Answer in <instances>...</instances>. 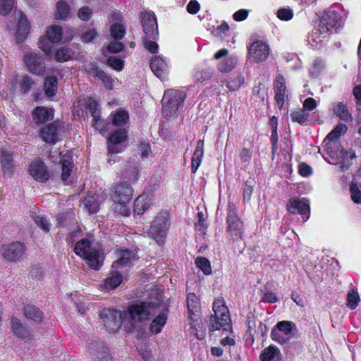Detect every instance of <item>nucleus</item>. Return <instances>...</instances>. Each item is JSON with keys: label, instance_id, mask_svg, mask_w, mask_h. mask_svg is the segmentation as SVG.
<instances>
[{"label": "nucleus", "instance_id": "obj_1", "mask_svg": "<svg viewBox=\"0 0 361 361\" xmlns=\"http://www.w3.org/2000/svg\"><path fill=\"white\" fill-rule=\"evenodd\" d=\"M153 303L149 302H140L130 305L126 311H124V320L128 322L130 326L128 331H134L140 326V324L150 319Z\"/></svg>", "mask_w": 361, "mask_h": 361}, {"label": "nucleus", "instance_id": "obj_2", "mask_svg": "<svg viewBox=\"0 0 361 361\" xmlns=\"http://www.w3.org/2000/svg\"><path fill=\"white\" fill-rule=\"evenodd\" d=\"M74 252L85 259L92 269L98 270L103 264V252L99 249L93 247L92 241L88 238H82L77 242Z\"/></svg>", "mask_w": 361, "mask_h": 361}, {"label": "nucleus", "instance_id": "obj_3", "mask_svg": "<svg viewBox=\"0 0 361 361\" xmlns=\"http://www.w3.org/2000/svg\"><path fill=\"white\" fill-rule=\"evenodd\" d=\"M214 315L210 317L209 329L210 331H215L222 329L224 331H228L231 329V319L229 311L225 305L224 300L218 298L213 302Z\"/></svg>", "mask_w": 361, "mask_h": 361}, {"label": "nucleus", "instance_id": "obj_4", "mask_svg": "<svg viewBox=\"0 0 361 361\" xmlns=\"http://www.w3.org/2000/svg\"><path fill=\"white\" fill-rule=\"evenodd\" d=\"M169 226V214L166 211L161 212L152 221L148 230V236L161 245L164 243Z\"/></svg>", "mask_w": 361, "mask_h": 361}, {"label": "nucleus", "instance_id": "obj_5", "mask_svg": "<svg viewBox=\"0 0 361 361\" xmlns=\"http://www.w3.org/2000/svg\"><path fill=\"white\" fill-rule=\"evenodd\" d=\"M185 99V94L177 90H167L162 98V113L164 117L175 116Z\"/></svg>", "mask_w": 361, "mask_h": 361}, {"label": "nucleus", "instance_id": "obj_6", "mask_svg": "<svg viewBox=\"0 0 361 361\" xmlns=\"http://www.w3.org/2000/svg\"><path fill=\"white\" fill-rule=\"evenodd\" d=\"M317 17V37L323 39L328 38L332 29L339 26L341 23L338 13L331 10L324 11Z\"/></svg>", "mask_w": 361, "mask_h": 361}, {"label": "nucleus", "instance_id": "obj_7", "mask_svg": "<svg viewBox=\"0 0 361 361\" xmlns=\"http://www.w3.org/2000/svg\"><path fill=\"white\" fill-rule=\"evenodd\" d=\"M104 325L110 333L117 331L124 320V312L114 309H104L100 313Z\"/></svg>", "mask_w": 361, "mask_h": 361}, {"label": "nucleus", "instance_id": "obj_8", "mask_svg": "<svg viewBox=\"0 0 361 361\" xmlns=\"http://www.w3.org/2000/svg\"><path fill=\"white\" fill-rule=\"evenodd\" d=\"M63 128V123L60 121L43 125L39 130V137L46 143L55 145L60 138V132Z\"/></svg>", "mask_w": 361, "mask_h": 361}, {"label": "nucleus", "instance_id": "obj_9", "mask_svg": "<svg viewBox=\"0 0 361 361\" xmlns=\"http://www.w3.org/2000/svg\"><path fill=\"white\" fill-rule=\"evenodd\" d=\"M128 131L126 129L115 130L108 138L109 153L112 154L121 152L126 147L125 142L127 139Z\"/></svg>", "mask_w": 361, "mask_h": 361}, {"label": "nucleus", "instance_id": "obj_10", "mask_svg": "<svg viewBox=\"0 0 361 361\" xmlns=\"http://www.w3.org/2000/svg\"><path fill=\"white\" fill-rule=\"evenodd\" d=\"M295 324L290 321H281L277 323L271 330V338L280 343H286L289 339V336L292 334Z\"/></svg>", "mask_w": 361, "mask_h": 361}, {"label": "nucleus", "instance_id": "obj_11", "mask_svg": "<svg viewBox=\"0 0 361 361\" xmlns=\"http://www.w3.org/2000/svg\"><path fill=\"white\" fill-rule=\"evenodd\" d=\"M23 61L30 73L41 75L45 72V62L44 58L35 52H29L23 56Z\"/></svg>", "mask_w": 361, "mask_h": 361}, {"label": "nucleus", "instance_id": "obj_12", "mask_svg": "<svg viewBox=\"0 0 361 361\" xmlns=\"http://www.w3.org/2000/svg\"><path fill=\"white\" fill-rule=\"evenodd\" d=\"M288 211L291 214H299L302 221L305 222L310 216V202L305 198L290 199L286 204Z\"/></svg>", "mask_w": 361, "mask_h": 361}, {"label": "nucleus", "instance_id": "obj_13", "mask_svg": "<svg viewBox=\"0 0 361 361\" xmlns=\"http://www.w3.org/2000/svg\"><path fill=\"white\" fill-rule=\"evenodd\" d=\"M141 23L145 34L144 37H147L153 39L158 38V25L157 18L153 13H142Z\"/></svg>", "mask_w": 361, "mask_h": 361}, {"label": "nucleus", "instance_id": "obj_14", "mask_svg": "<svg viewBox=\"0 0 361 361\" xmlns=\"http://www.w3.org/2000/svg\"><path fill=\"white\" fill-rule=\"evenodd\" d=\"M228 233L233 241L241 240L243 234V224L235 212H229L227 216Z\"/></svg>", "mask_w": 361, "mask_h": 361}, {"label": "nucleus", "instance_id": "obj_15", "mask_svg": "<svg viewBox=\"0 0 361 361\" xmlns=\"http://www.w3.org/2000/svg\"><path fill=\"white\" fill-rule=\"evenodd\" d=\"M25 251V245L20 242H13L2 246L1 252L4 258L8 261L17 262Z\"/></svg>", "mask_w": 361, "mask_h": 361}, {"label": "nucleus", "instance_id": "obj_16", "mask_svg": "<svg viewBox=\"0 0 361 361\" xmlns=\"http://www.w3.org/2000/svg\"><path fill=\"white\" fill-rule=\"evenodd\" d=\"M248 54L256 62L265 61L270 54L268 44L262 40H256L250 46Z\"/></svg>", "mask_w": 361, "mask_h": 361}, {"label": "nucleus", "instance_id": "obj_17", "mask_svg": "<svg viewBox=\"0 0 361 361\" xmlns=\"http://www.w3.org/2000/svg\"><path fill=\"white\" fill-rule=\"evenodd\" d=\"M133 190L130 183L123 181L117 183L114 188V201L129 202L133 197Z\"/></svg>", "mask_w": 361, "mask_h": 361}, {"label": "nucleus", "instance_id": "obj_18", "mask_svg": "<svg viewBox=\"0 0 361 361\" xmlns=\"http://www.w3.org/2000/svg\"><path fill=\"white\" fill-rule=\"evenodd\" d=\"M30 175L37 181L46 183L49 178V173L45 164L41 160H35L29 166Z\"/></svg>", "mask_w": 361, "mask_h": 361}, {"label": "nucleus", "instance_id": "obj_19", "mask_svg": "<svg viewBox=\"0 0 361 361\" xmlns=\"http://www.w3.org/2000/svg\"><path fill=\"white\" fill-rule=\"evenodd\" d=\"M275 99L279 109H282L285 102L286 85L285 79L281 74H278L274 82Z\"/></svg>", "mask_w": 361, "mask_h": 361}, {"label": "nucleus", "instance_id": "obj_20", "mask_svg": "<svg viewBox=\"0 0 361 361\" xmlns=\"http://www.w3.org/2000/svg\"><path fill=\"white\" fill-rule=\"evenodd\" d=\"M137 259L136 253L133 251L128 249L120 250L118 252V259L113 263L112 267L115 269L126 267Z\"/></svg>", "mask_w": 361, "mask_h": 361}, {"label": "nucleus", "instance_id": "obj_21", "mask_svg": "<svg viewBox=\"0 0 361 361\" xmlns=\"http://www.w3.org/2000/svg\"><path fill=\"white\" fill-rule=\"evenodd\" d=\"M32 118L35 124H44L54 118V110L44 106H37L32 112Z\"/></svg>", "mask_w": 361, "mask_h": 361}, {"label": "nucleus", "instance_id": "obj_22", "mask_svg": "<svg viewBox=\"0 0 361 361\" xmlns=\"http://www.w3.org/2000/svg\"><path fill=\"white\" fill-rule=\"evenodd\" d=\"M150 68L154 74L161 80H164L168 74V68L164 60L160 56L154 57L150 63Z\"/></svg>", "mask_w": 361, "mask_h": 361}, {"label": "nucleus", "instance_id": "obj_23", "mask_svg": "<svg viewBox=\"0 0 361 361\" xmlns=\"http://www.w3.org/2000/svg\"><path fill=\"white\" fill-rule=\"evenodd\" d=\"M60 162L61 165V178L63 181H67L73 169L72 156L68 154L60 152Z\"/></svg>", "mask_w": 361, "mask_h": 361}, {"label": "nucleus", "instance_id": "obj_24", "mask_svg": "<svg viewBox=\"0 0 361 361\" xmlns=\"http://www.w3.org/2000/svg\"><path fill=\"white\" fill-rule=\"evenodd\" d=\"M1 164L4 175L10 177L14 167L13 153L4 148L1 151Z\"/></svg>", "mask_w": 361, "mask_h": 361}, {"label": "nucleus", "instance_id": "obj_25", "mask_svg": "<svg viewBox=\"0 0 361 361\" xmlns=\"http://www.w3.org/2000/svg\"><path fill=\"white\" fill-rule=\"evenodd\" d=\"M324 147L327 154L336 160H338L342 157L343 147L338 140H324Z\"/></svg>", "mask_w": 361, "mask_h": 361}, {"label": "nucleus", "instance_id": "obj_26", "mask_svg": "<svg viewBox=\"0 0 361 361\" xmlns=\"http://www.w3.org/2000/svg\"><path fill=\"white\" fill-rule=\"evenodd\" d=\"M30 30V24L26 16L20 13V17L17 25L16 39L23 42L27 37Z\"/></svg>", "mask_w": 361, "mask_h": 361}, {"label": "nucleus", "instance_id": "obj_27", "mask_svg": "<svg viewBox=\"0 0 361 361\" xmlns=\"http://www.w3.org/2000/svg\"><path fill=\"white\" fill-rule=\"evenodd\" d=\"M187 305L188 309L189 318L194 321L197 319L200 312V302L198 298L195 293H189L187 297Z\"/></svg>", "mask_w": 361, "mask_h": 361}, {"label": "nucleus", "instance_id": "obj_28", "mask_svg": "<svg viewBox=\"0 0 361 361\" xmlns=\"http://www.w3.org/2000/svg\"><path fill=\"white\" fill-rule=\"evenodd\" d=\"M112 124L116 126H123L129 121L128 112L121 108L112 111L109 116Z\"/></svg>", "mask_w": 361, "mask_h": 361}, {"label": "nucleus", "instance_id": "obj_29", "mask_svg": "<svg viewBox=\"0 0 361 361\" xmlns=\"http://www.w3.org/2000/svg\"><path fill=\"white\" fill-rule=\"evenodd\" d=\"M25 317L32 322H40L44 318V313L37 307L31 305H27L23 310Z\"/></svg>", "mask_w": 361, "mask_h": 361}, {"label": "nucleus", "instance_id": "obj_30", "mask_svg": "<svg viewBox=\"0 0 361 361\" xmlns=\"http://www.w3.org/2000/svg\"><path fill=\"white\" fill-rule=\"evenodd\" d=\"M152 203L148 195H140L134 202V212L137 215H142L149 208Z\"/></svg>", "mask_w": 361, "mask_h": 361}, {"label": "nucleus", "instance_id": "obj_31", "mask_svg": "<svg viewBox=\"0 0 361 361\" xmlns=\"http://www.w3.org/2000/svg\"><path fill=\"white\" fill-rule=\"evenodd\" d=\"M204 154V141L200 140L197 142L196 148L192 159V171L195 173L200 166Z\"/></svg>", "mask_w": 361, "mask_h": 361}, {"label": "nucleus", "instance_id": "obj_32", "mask_svg": "<svg viewBox=\"0 0 361 361\" xmlns=\"http://www.w3.org/2000/svg\"><path fill=\"white\" fill-rule=\"evenodd\" d=\"M11 330L13 334L20 338H26L30 335L28 329L20 322V320L13 317L11 319Z\"/></svg>", "mask_w": 361, "mask_h": 361}, {"label": "nucleus", "instance_id": "obj_33", "mask_svg": "<svg viewBox=\"0 0 361 361\" xmlns=\"http://www.w3.org/2000/svg\"><path fill=\"white\" fill-rule=\"evenodd\" d=\"M167 320V315L166 313H160L157 317H156L152 322L149 331L153 334H157L160 333L162 330V328L165 325Z\"/></svg>", "mask_w": 361, "mask_h": 361}, {"label": "nucleus", "instance_id": "obj_34", "mask_svg": "<svg viewBox=\"0 0 361 361\" xmlns=\"http://www.w3.org/2000/svg\"><path fill=\"white\" fill-rule=\"evenodd\" d=\"M124 171L122 173L123 178L127 179L130 182H135L138 178V168L135 165L129 162L125 163Z\"/></svg>", "mask_w": 361, "mask_h": 361}, {"label": "nucleus", "instance_id": "obj_35", "mask_svg": "<svg viewBox=\"0 0 361 361\" xmlns=\"http://www.w3.org/2000/svg\"><path fill=\"white\" fill-rule=\"evenodd\" d=\"M58 89V80L55 76L46 78L44 84V90L47 97H53L56 94Z\"/></svg>", "mask_w": 361, "mask_h": 361}, {"label": "nucleus", "instance_id": "obj_36", "mask_svg": "<svg viewBox=\"0 0 361 361\" xmlns=\"http://www.w3.org/2000/svg\"><path fill=\"white\" fill-rule=\"evenodd\" d=\"M122 275L118 271H113L110 276L105 280L104 287L108 290H113L117 288L122 281Z\"/></svg>", "mask_w": 361, "mask_h": 361}, {"label": "nucleus", "instance_id": "obj_37", "mask_svg": "<svg viewBox=\"0 0 361 361\" xmlns=\"http://www.w3.org/2000/svg\"><path fill=\"white\" fill-rule=\"evenodd\" d=\"M280 355V350L274 345L265 348L260 355L262 361H271Z\"/></svg>", "mask_w": 361, "mask_h": 361}, {"label": "nucleus", "instance_id": "obj_38", "mask_svg": "<svg viewBox=\"0 0 361 361\" xmlns=\"http://www.w3.org/2000/svg\"><path fill=\"white\" fill-rule=\"evenodd\" d=\"M99 195H89L87 196L84 200V204L89 210L90 213H96L98 212L99 208V204L98 202Z\"/></svg>", "mask_w": 361, "mask_h": 361}, {"label": "nucleus", "instance_id": "obj_39", "mask_svg": "<svg viewBox=\"0 0 361 361\" xmlns=\"http://www.w3.org/2000/svg\"><path fill=\"white\" fill-rule=\"evenodd\" d=\"M334 111L337 116L346 122L350 121L352 119L348 108L342 102L337 104V105L334 108Z\"/></svg>", "mask_w": 361, "mask_h": 361}, {"label": "nucleus", "instance_id": "obj_40", "mask_svg": "<svg viewBox=\"0 0 361 361\" xmlns=\"http://www.w3.org/2000/svg\"><path fill=\"white\" fill-rule=\"evenodd\" d=\"M237 61L236 57L230 56L219 63L218 69L222 73L229 72L234 68L237 63Z\"/></svg>", "mask_w": 361, "mask_h": 361}, {"label": "nucleus", "instance_id": "obj_41", "mask_svg": "<svg viewBox=\"0 0 361 361\" xmlns=\"http://www.w3.org/2000/svg\"><path fill=\"white\" fill-rule=\"evenodd\" d=\"M100 114H99L97 118H92V126L101 134L104 135L108 131L110 123L106 120L102 119Z\"/></svg>", "mask_w": 361, "mask_h": 361}, {"label": "nucleus", "instance_id": "obj_42", "mask_svg": "<svg viewBox=\"0 0 361 361\" xmlns=\"http://www.w3.org/2000/svg\"><path fill=\"white\" fill-rule=\"evenodd\" d=\"M347 131L345 124L339 123L332 130L325 138L326 140H338V139Z\"/></svg>", "mask_w": 361, "mask_h": 361}, {"label": "nucleus", "instance_id": "obj_43", "mask_svg": "<svg viewBox=\"0 0 361 361\" xmlns=\"http://www.w3.org/2000/svg\"><path fill=\"white\" fill-rule=\"evenodd\" d=\"M110 32L114 39H121L126 34V27L121 23H114L110 27Z\"/></svg>", "mask_w": 361, "mask_h": 361}, {"label": "nucleus", "instance_id": "obj_44", "mask_svg": "<svg viewBox=\"0 0 361 361\" xmlns=\"http://www.w3.org/2000/svg\"><path fill=\"white\" fill-rule=\"evenodd\" d=\"M56 43L55 42H52L49 37L46 35L45 37H42L39 39L38 45L39 47L47 54L50 55L52 51L53 44Z\"/></svg>", "mask_w": 361, "mask_h": 361}, {"label": "nucleus", "instance_id": "obj_45", "mask_svg": "<svg viewBox=\"0 0 361 361\" xmlns=\"http://www.w3.org/2000/svg\"><path fill=\"white\" fill-rule=\"evenodd\" d=\"M47 35L52 42H59L62 37V29L60 26H51L47 31Z\"/></svg>", "mask_w": 361, "mask_h": 361}, {"label": "nucleus", "instance_id": "obj_46", "mask_svg": "<svg viewBox=\"0 0 361 361\" xmlns=\"http://www.w3.org/2000/svg\"><path fill=\"white\" fill-rule=\"evenodd\" d=\"M33 220L35 224L44 231L46 233L49 232L51 224L49 221V219L43 215H37L35 214L32 216Z\"/></svg>", "mask_w": 361, "mask_h": 361}, {"label": "nucleus", "instance_id": "obj_47", "mask_svg": "<svg viewBox=\"0 0 361 361\" xmlns=\"http://www.w3.org/2000/svg\"><path fill=\"white\" fill-rule=\"evenodd\" d=\"M70 7L63 1H60L57 3V18L61 20H66L69 16Z\"/></svg>", "mask_w": 361, "mask_h": 361}, {"label": "nucleus", "instance_id": "obj_48", "mask_svg": "<svg viewBox=\"0 0 361 361\" xmlns=\"http://www.w3.org/2000/svg\"><path fill=\"white\" fill-rule=\"evenodd\" d=\"M290 117L293 121L305 125L307 121L309 113L304 111L302 109L295 111L290 113Z\"/></svg>", "mask_w": 361, "mask_h": 361}, {"label": "nucleus", "instance_id": "obj_49", "mask_svg": "<svg viewBox=\"0 0 361 361\" xmlns=\"http://www.w3.org/2000/svg\"><path fill=\"white\" fill-rule=\"evenodd\" d=\"M195 264L205 275H209L212 273L210 262L207 258L198 257L195 259Z\"/></svg>", "mask_w": 361, "mask_h": 361}, {"label": "nucleus", "instance_id": "obj_50", "mask_svg": "<svg viewBox=\"0 0 361 361\" xmlns=\"http://www.w3.org/2000/svg\"><path fill=\"white\" fill-rule=\"evenodd\" d=\"M114 203L112 206L113 211L123 216H128L130 214V210L128 206V204L129 202H118V201H114Z\"/></svg>", "mask_w": 361, "mask_h": 361}, {"label": "nucleus", "instance_id": "obj_51", "mask_svg": "<svg viewBox=\"0 0 361 361\" xmlns=\"http://www.w3.org/2000/svg\"><path fill=\"white\" fill-rule=\"evenodd\" d=\"M348 307L350 310H354L357 307L359 302L360 297L357 291L353 289L347 295Z\"/></svg>", "mask_w": 361, "mask_h": 361}, {"label": "nucleus", "instance_id": "obj_52", "mask_svg": "<svg viewBox=\"0 0 361 361\" xmlns=\"http://www.w3.org/2000/svg\"><path fill=\"white\" fill-rule=\"evenodd\" d=\"M107 65L117 71H121L123 68L124 61L118 56H112L107 59Z\"/></svg>", "mask_w": 361, "mask_h": 361}, {"label": "nucleus", "instance_id": "obj_53", "mask_svg": "<svg viewBox=\"0 0 361 361\" xmlns=\"http://www.w3.org/2000/svg\"><path fill=\"white\" fill-rule=\"evenodd\" d=\"M212 72L209 68L197 71L194 75V79L197 82H204L210 79Z\"/></svg>", "mask_w": 361, "mask_h": 361}, {"label": "nucleus", "instance_id": "obj_54", "mask_svg": "<svg viewBox=\"0 0 361 361\" xmlns=\"http://www.w3.org/2000/svg\"><path fill=\"white\" fill-rule=\"evenodd\" d=\"M350 192L352 200L356 204H361V190L356 183H350Z\"/></svg>", "mask_w": 361, "mask_h": 361}, {"label": "nucleus", "instance_id": "obj_55", "mask_svg": "<svg viewBox=\"0 0 361 361\" xmlns=\"http://www.w3.org/2000/svg\"><path fill=\"white\" fill-rule=\"evenodd\" d=\"M87 107L91 112L92 118H97L99 114H101L99 104L93 98H88L87 101Z\"/></svg>", "mask_w": 361, "mask_h": 361}, {"label": "nucleus", "instance_id": "obj_56", "mask_svg": "<svg viewBox=\"0 0 361 361\" xmlns=\"http://www.w3.org/2000/svg\"><path fill=\"white\" fill-rule=\"evenodd\" d=\"M155 39L147 37H142V43L144 47L152 54L158 51V44L154 42Z\"/></svg>", "mask_w": 361, "mask_h": 361}, {"label": "nucleus", "instance_id": "obj_57", "mask_svg": "<svg viewBox=\"0 0 361 361\" xmlns=\"http://www.w3.org/2000/svg\"><path fill=\"white\" fill-rule=\"evenodd\" d=\"M71 51L66 47H62L56 53L55 59L57 61L63 62L68 61L71 58Z\"/></svg>", "mask_w": 361, "mask_h": 361}, {"label": "nucleus", "instance_id": "obj_58", "mask_svg": "<svg viewBox=\"0 0 361 361\" xmlns=\"http://www.w3.org/2000/svg\"><path fill=\"white\" fill-rule=\"evenodd\" d=\"M125 48L124 44L118 40H114L109 43L107 46V51L109 53H118L123 51Z\"/></svg>", "mask_w": 361, "mask_h": 361}, {"label": "nucleus", "instance_id": "obj_59", "mask_svg": "<svg viewBox=\"0 0 361 361\" xmlns=\"http://www.w3.org/2000/svg\"><path fill=\"white\" fill-rule=\"evenodd\" d=\"M14 0H0V14L6 15L13 7Z\"/></svg>", "mask_w": 361, "mask_h": 361}, {"label": "nucleus", "instance_id": "obj_60", "mask_svg": "<svg viewBox=\"0 0 361 361\" xmlns=\"http://www.w3.org/2000/svg\"><path fill=\"white\" fill-rule=\"evenodd\" d=\"M243 82L244 78L241 75H238L233 80H231L227 82V87L230 91H235L240 87Z\"/></svg>", "mask_w": 361, "mask_h": 361}, {"label": "nucleus", "instance_id": "obj_61", "mask_svg": "<svg viewBox=\"0 0 361 361\" xmlns=\"http://www.w3.org/2000/svg\"><path fill=\"white\" fill-rule=\"evenodd\" d=\"M277 17L281 20L288 21L293 18V12L290 8H282L278 10L277 11Z\"/></svg>", "mask_w": 361, "mask_h": 361}, {"label": "nucleus", "instance_id": "obj_62", "mask_svg": "<svg viewBox=\"0 0 361 361\" xmlns=\"http://www.w3.org/2000/svg\"><path fill=\"white\" fill-rule=\"evenodd\" d=\"M97 35L98 32L95 29H88L81 35V39L84 42H92L97 37Z\"/></svg>", "mask_w": 361, "mask_h": 361}, {"label": "nucleus", "instance_id": "obj_63", "mask_svg": "<svg viewBox=\"0 0 361 361\" xmlns=\"http://www.w3.org/2000/svg\"><path fill=\"white\" fill-rule=\"evenodd\" d=\"M197 218L198 221L195 223V228L198 231L204 234L207 228V224L205 222V219L204 218V214H202V212L197 213Z\"/></svg>", "mask_w": 361, "mask_h": 361}, {"label": "nucleus", "instance_id": "obj_64", "mask_svg": "<svg viewBox=\"0 0 361 361\" xmlns=\"http://www.w3.org/2000/svg\"><path fill=\"white\" fill-rule=\"evenodd\" d=\"M298 173L304 177H308L313 173L312 168L307 164L302 162L298 165Z\"/></svg>", "mask_w": 361, "mask_h": 361}]
</instances>
